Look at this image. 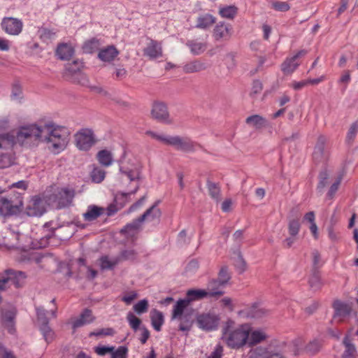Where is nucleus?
<instances>
[{
  "mask_svg": "<svg viewBox=\"0 0 358 358\" xmlns=\"http://www.w3.org/2000/svg\"><path fill=\"white\" fill-rule=\"evenodd\" d=\"M39 143L53 154H59L68 145V136L59 127L45 125L43 127Z\"/></svg>",
  "mask_w": 358,
  "mask_h": 358,
  "instance_id": "f257e3e1",
  "label": "nucleus"
},
{
  "mask_svg": "<svg viewBox=\"0 0 358 358\" xmlns=\"http://www.w3.org/2000/svg\"><path fill=\"white\" fill-rule=\"evenodd\" d=\"M249 333V325L242 324L234 328H227L224 338L228 346L234 349H240L247 345Z\"/></svg>",
  "mask_w": 358,
  "mask_h": 358,
  "instance_id": "f03ea898",
  "label": "nucleus"
},
{
  "mask_svg": "<svg viewBox=\"0 0 358 358\" xmlns=\"http://www.w3.org/2000/svg\"><path fill=\"white\" fill-rule=\"evenodd\" d=\"M43 127L35 124L20 127L16 133V141L20 145H24L27 139L35 138L38 142L41 136Z\"/></svg>",
  "mask_w": 358,
  "mask_h": 358,
  "instance_id": "7ed1b4c3",
  "label": "nucleus"
},
{
  "mask_svg": "<svg viewBox=\"0 0 358 358\" xmlns=\"http://www.w3.org/2000/svg\"><path fill=\"white\" fill-rule=\"evenodd\" d=\"M74 138L76 147L81 150H88L96 142L94 132L89 129L78 131Z\"/></svg>",
  "mask_w": 358,
  "mask_h": 358,
  "instance_id": "20e7f679",
  "label": "nucleus"
},
{
  "mask_svg": "<svg viewBox=\"0 0 358 358\" xmlns=\"http://www.w3.org/2000/svg\"><path fill=\"white\" fill-rule=\"evenodd\" d=\"M196 320L201 329L210 331L218 327L220 317L214 313H203L196 316Z\"/></svg>",
  "mask_w": 358,
  "mask_h": 358,
  "instance_id": "39448f33",
  "label": "nucleus"
},
{
  "mask_svg": "<svg viewBox=\"0 0 358 358\" xmlns=\"http://www.w3.org/2000/svg\"><path fill=\"white\" fill-rule=\"evenodd\" d=\"M1 26L5 32L11 36L18 35L22 30V22L15 17H4Z\"/></svg>",
  "mask_w": 358,
  "mask_h": 358,
  "instance_id": "423d86ee",
  "label": "nucleus"
},
{
  "mask_svg": "<svg viewBox=\"0 0 358 358\" xmlns=\"http://www.w3.org/2000/svg\"><path fill=\"white\" fill-rule=\"evenodd\" d=\"M223 294V292L217 290L215 292H208L205 289H189L187 292V300L189 303L193 301L202 299L206 297L217 298Z\"/></svg>",
  "mask_w": 358,
  "mask_h": 358,
  "instance_id": "0eeeda50",
  "label": "nucleus"
},
{
  "mask_svg": "<svg viewBox=\"0 0 358 358\" xmlns=\"http://www.w3.org/2000/svg\"><path fill=\"white\" fill-rule=\"evenodd\" d=\"M45 210V203L40 197L34 196L28 201L27 212L29 216L41 215Z\"/></svg>",
  "mask_w": 358,
  "mask_h": 358,
  "instance_id": "6e6552de",
  "label": "nucleus"
},
{
  "mask_svg": "<svg viewBox=\"0 0 358 358\" xmlns=\"http://www.w3.org/2000/svg\"><path fill=\"white\" fill-rule=\"evenodd\" d=\"M249 334L248 343L250 346H254L267 341L268 336L265 330L262 329H252L249 326Z\"/></svg>",
  "mask_w": 358,
  "mask_h": 358,
  "instance_id": "1a4fd4ad",
  "label": "nucleus"
},
{
  "mask_svg": "<svg viewBox=\"0 0 358 358\" xmlns=\"http://www.w3.org/2000/svg\"><path fill=\"white\" fill-rule=\"evenodd\" d=\"M250 358H283V357L280 353L269 350L267 348L259 347L252 352Z\"/></svg>",
  "mask_w": 358,
  "mask_h": 358,
  "instance_id": "9d476101",
  "label": "nucleus"
},
{
  "mask_svg": "<svg viewBox=\"0 0 358 358\" xmlns=\"http://www.w3.org/2000/svg\"><path fill=\"white\" fill-rule=\"evenodd\" d=\"M74 196V191L69 188H63L58 191L56 199L60 206L70 203Z\"/></svg>",
  "mask_w": 358,
  "mask_h": 358,
  "instance_id": "9b49d317",
  "label": "nucleus"
},
{
  "mask_svg": "<svg viewBox=\"0 0 358 358\" xmlns=\"http://www.w3.org/2000/svg\"><path fill=\"white\" fill-rule=\"evenodd\" d=\"M20 206H22L21 202L19 206H13L7 199L0 196V215H1L6 216L17 213Z\"/></svg>",
  "mask_w": 358,
  "mask_h": 358,
  "instance_id": "f8f14e48",
  "label": "nucleus"
},
{
  "mask_svg": "<svg viewBox=\"0 0 358 358\" xmlns=\"http://www.w3.org/2000/svg\"><path fill=\"white\" fill-rule=\"evenodd\" d=\"M118 55V51L113 46L101 50L98 55L99 58L104 62H112Z\"/></svg>",
  "mask_w": 358,
  "mask_h": 358,
  "instance_id": "ddd939ff",
  "label": "nucleus"
},
{
  "mask_svg": "<svg viewBox=\"0 0 358 358\" xmlns=\"http://www.w3.org/2000/svg\"><path fill=\"white\" fill-rule=\"evenodd\" d=\"M144 52L147 56L151 58H155L162 55L161 45L154 41H151L148 43Z\"/></svg>",
  "mask_w": 358,
  "mask_h": 358,
  "instance_id": "4468645a",
  "label": "nucleus"
},
{
  "mask_svg": "<svg viewBox=\"0 0 358 358\" xmlns=\"http://www.w3.org/2000/svg\"><path fill=\"white\" fill-rule=\"evenodd\" d=\"M74 53L73 48L67 43L60 44L57 49V55L61 59H69Z\"/></svg>",
  "mask_w": 358,
  "mask_h": 358,
  "instance_id": "2eb2a0df",
  "label": "nucleus"
},
{
  "mask_svg": "<svg viewBox=\"0 0 358 358\" xmlns=\"http://www.w3.org/2000/svg\"><path fill=\"white\" fill-rule=\"evenodd\" d=\"M152 115L157 120H166L169 117L166 106L162 103H157L153 106Z\"/></svg>",
  "mask_w": 358,
  "mask_h": 358,
  "instance_id": "dca6fc26",
  "label": "nucleus"
},
{
  "mask_svg": "<svg viewBox=\"0 0 358 358\" xmlns=\"http://www.w3.org/2000/svg\"><path fill=\"white\" fill-rule=\"evenodd\" d=\"M189 305V300L181 299L177 301L175 305L173 313V319L180 318L182 315L183 310L185 308H187Z\"/></svg>",
  "mask_w": 358,
  "mask_h": 358,
  "instance_id": "f3484780",
  "label": "nucleus"
},
{
  "mask_svg": "<svg viewBox=\"0 0 358 358\" xmlns=\"http://www.w3.org/2000/svg\"><path fill=\"white\" fill-rule=\"evenodd\" d=\"M15 312L10 310H6L2 313V321L3 325L10 331L13 329V320L15 318Z\"/></svg>",
  "mask_w": 358,
  "mask_h": 358,
  "instance_id": "a211bd4d",
  "label": "nucleus"
},
{
  "mask_svg": "<svg viewBox=\"0 0 358 358\" xmlns=\"http://www.w3.org/2000/svg\"><path fill=\"white\" fill-rule=\"evenodd\" d=\"M103 213V208L98 207L96 206H90L87 211L83 214V216L86 220L92 221L96 219L99 216L102 215Z\"/></svg>",
  "mask_w": 358,
  "mask_h": 358,
  "instance_id": "6ab92c4d",
  "label": "nucleus"
},
{
  "mask_svg": "<svg viewBox=\"0 0 358 358\" xmlns=\"http://www.w3.org/2000/svg\"><path fill=\"white\" fill-rule=\"evenodd\" d=\"M97 158L99 163L104 166H108L113 163L112 154L106 150L99 151L97 154Z\"/></svg>",
  "mask_w": 358,
  "mask_h": 358,
  "instance_id": "aec40b11",
  "label": "nucleus"
},
{
  "mask_svg": "<svg viewBox=\"0 0 358 358\" xmlns=\"http://www.w3.org/2000/svg\"><path fill=\"white\" fill-rule=\"evenodd\" d=\"M15 136L9 133L0 135V148H12L15 144Z\"/></svg>",
  "mask_w": 358,
  "mask_h": 358,
  "instance_id": "412c9836",
  "label": "nucleus"
},
{
  "mask_svg": "<svg viewBox=\"0 0 358 358\" xmlns=\"http://www.w3.org/2000/svg\"><path fill=\"white\" fill-rule=\"evenodd\" d=\"M90 176L93 182L100 183L106 177V171L100 167H94Z\"/></svg>",
  "mask_w": 358,
  "mask_h": 358,
  "instance_id": "4be33fe9",
  "label": "nucleus"
},
{
  "mask_svg": "<svg viewBox=\"0 0 358 358\" xmlns=\"http://www.w3.org/2000/svg\"><path fill=\"white\" fill-rule=\"evenodd\" d=\"M300 54L301 52H298L296 55L284 62L282 64V71L284 72L291 73L297 67L298 64L295 62V60L299 57Z\"/></svg>",
  "mask_w": 358,
  "mask_h": 358,
  "instance_id": "5701e85b",
  "label": "nucleus"
},
{
  "mask_svg": "<svg viewBox=\"0 0 358 358\" xmlns=\"http://www.w3.org/2000/svg\"><path fill=\"white\" fill-rule=\"evenodd\" d=\"M157 138L161 140L162 141L165 142L166 143L169 145H176L178 147H183L185 145V143L178 136H173V137H164L162 136H157L154 135Z\"/></svg>",
  "mask_w": 358,
  "mask_h": 358,
  "instance_id": "b1692460",
  "label": "nucleus"
},
{
  "mask_svg": "<svg viewBox=\"0 0 358 358\" xmlns=\"http://www.w3.org/2000/svg\"><path fill=\"white\" fill-rule=\"evenodd\" d=\"M336 312L338 315H348L351 313V307L345 303L336 301L334 303Z\"/></svg>",
  "mask_w": 358,
  "mask_h": 358,
  "instance_id": "393cba45",
  "label": "nucleus"
},
{
  "mask_svg": "<svg viewBox=\"0 0 358 358\" xmlns=\"http://www.w3.org/2000/svg\"><path fill=\"white\" fill-rule=\"evenodd\" d=\"M118 262L117 259H110L108 256H102L100 258V266L101 269H111Z\"/></svg>",
  "mask_w": 358,
  "mask_h": 358,
  "instance_id": "a878e982",
  "label": "nucleus"
},
{
  "mask_svg": "<svg viewBox=\"0 0 358 358\" xmlns=\"http://www.w3.org/2000/svg\"><path fill=\"white\" fill-rule=\"evenodd\" d=\"M178 319L180 320V330L182 331L190 330L193 324L194 320L192 319V317L189 315L185 314Z\"/></svg>",
  "mask_w": 358,
  "mask_h": 358,
  "instance_id": "bb28decb",
  "label": "nucleus"
},
{
  "mask_svg": "<svg viewBox=\"0 0 358 358\" xmlns=\"http://www.w3.org/2000/svg\"><path fill=\"white\" fill-rule=\"evenodd\" d=\"M164 322V317L162 313L155 310L152 315V324L157 331H159Z\"/></svg>",
  "mask_w": 358,
  "mask_h": 358,
  "instance_id": "cd10ccee",
  "label": "nucleus"
},
{
  "mask_svg": "<svg viewBox=\"0 0 358 358\" xmlns=\"http://www.w3.org/2000/svg\"><path fill=\"white\" fill-rule=\"evenodd\" d=\"M215 22V19L211 15H204L199 18L197 27L205 29L211 26Z\"/></svg>",
  "mask_w": 358,
  "mask_h": 358,
  "instance_id": "c85d7f7f",
  "label": "nucleus"
},
{
  "mask_svg": "<svg viewBox=\"0 0 358 358\" xmlns=\"http://www.w3.org/2000/svg\"><path fill=\"white\" fill-rule=\"evenodd\" d=\"M91 317V310L86 309L81 314L80 317L76 320L73 324V328L76 329L77 327L85 324L87 322V318Z\"/></svg>",
  "mask_w": 358,
  "mask_h": 358,
  "instance_id": "c756f323",
  "label": "nucleus"
},
{
  "mask_svg": "<svg viewBox=\"0 0 358 358\" xmlns=\"http://www.w3.org/2000/svg\"><path fill=\"white\" fill-rule=\"evenodd\" d=\"M148 302L146 299L139 301L134 306V310L137 314H141L148 309Z\"/></svg>",
  "mask_w": 358,
  "mask_h": 358,
  "instance_id": "7c9ffc66",
  "label": "nucleus"
},
{
  "mask_svg": "<svg viewBox=\"0 0 358 358\" xmlns=\"http://www.w3.org/2000/svg\"><path fill=\"white\" fill-rule=\"evenodd\" d=\"M127 354V348L124 346H121L111 352V358H126Z\"/></svg>",
  "mask_w": 358,
  "mask_h": 358,
  "instance_id": "2f4dec72",
  "label": "nucleus"
},
{
  "mask_svg": "<svg viewBox=\"0 0 358 358\" xmlns=\"http://www.w3.org/2000/svg\"><path fill=\"white\" fill-rule=\"evenodd\" d=\"M235 13L236 8L233 6H229L220 10V13L222 16L227 18H232L235 15Z\"/></svg>",
  "mask_w": 358,
  "mask_h": 358,
  "instance_id": "473e14b6",
  "label": "nucleus"
},
{
  "mask_svg": "<svg viewBox=\"0 0 358 358\" xmlns=\"http://www.w3.org/2000/svg\"><path fill=\"white\" fill-rule=\"evenodd\" d=\"M127 318L131 327L134 330H136L141 324V320L132 313H129L127 316Z\"/></svg>",
  "mask_w": 358,
  "mask_h": 358,
  "instance_id": "72a5a7b5",
  "label": "nucleus"
},
{
  "mask_svg": "<svg viewBox=\"0 0 358 358\" xmlns=\"http://www.w3.org/2000/svg\"><path fill=\"white\" fill-rule=\"evenodd\" d=\"M246 122L248 123L252 122L256 127H260L264 122V119L262 117H261L258 115H255L248 117L246 120Z\"/></svg>",
  "mask_w": 358,
  "mask_h": 358,
  "instance_id": "f704fd0d",
  "label": "nucleus"
},
{
  "mask_svg": "<svg viewBox=\"0 0 358 358\" xmlns=\"http://www.w3.org/2000/svg\"><path fill=\"white\" fill-rule=\"evenodd\" d=\"M299 223L296 220H292L289 223V230L292 236H296L299 230Z\"/></svg>",
  "mask_w": 358,
  "mask_h": 358,
  "instance_id": "c9c22d12",
  "label": "nucleus"
},
{
  "mask_svg": "<svg viewBox=\"0 0 358 358\" xmlns=\"http://www.w3.org/2000/svg\"><path fill=\"white\" fill-rule=\"evenodd\" d=\"M82 66L77 61L73 62L72 64H70L66 67L67 71L70 74H75L80 71Z\"/></svg>",
  "mask_w": 358,
  "mask_h": 358,
  "instance_id": "e433bc0d",
  "label": "nucleus"
},
{
  "mask_svg": "<svg viewBox=\"0 0 358 358\" xmlns=\"http://www.w3.org/2000/svg\"><path fill=\"white\" fill-rule=\"evenodd\" d=\"M9 274L10 271H7L2 276L0 277V291L4 289L6 283L14 278L13 277L10 276Z\"/></svg>",
  "mask_w": 358,
  "mask_h": 358,
  "instance_id": "4c0bfd02",
  "label": "nucleus"
},
{
  "mask_svg": "<svg viewBox=\"0 0 358 358\" xmlns=\"http://www.w3.org/2000/svg\"><path fill=\"white\" fill-rule=\"evenodd\" d=\"M114 347L98 346L95 348V352L99 355H104L107 353H110L113 351Z\"/></svg>",
  "mask_w": 358,
  "mask_h": 358,
  "instance_id": "58836bf2",
  "label": "nucleus"
},
{
  "mask_svg": "<svg viewBox=\"0 0 358 358\" xmlns=\"http://www.w3.org/2000/svg\"><path fill=\"white\" fill-rule=\"evenodd\" d=\"M227 32L228 29L225 27L223 24L217 26L215 30V36L219 38L224 36V34H227Z\"/></svg>",
  "mask_w": 358,
  "mask_h": 358,
  "instance_id": "ea45409f",
  "label": "nucleus"
},
{
  "mask_svg": "<svg viewBox=\"0 0 358 358\" xmlns=\"http://www.w3.org/2000/svg\"><path fill=\"white\" fill-rule=\"evenodd\" d=\"M13 164L12 158L8 156H1L0 166L1 168H6Z\"/></svg>",
  "mask_w": 358,
  "mask_h": 358,
  "instance_id": "a19ab883",
  "label": "nucleus"
},
{
  "mask_svg": "<svg viewBox=\"0 0 358 358\" xmlns=\"http://www.w3.org/2000/svg\"><path fill=\"white\" fill-rule=\"evenodd\" d=\"M320 180L319 182V185L321 187H324L327 184L329 178V174L327 172H322L320 174Z\"/></svg>",
  "mask_w": 358,
  "mask_h": 358,
  "instance_id": "79ce46f5",
  "label": "nucleus"
},
{
  "mask_svg": "<svg viewBox=\"0 0 358 358\" xmlns=\"http://www.w3.org/2000/svg\"><path fill=\"white\" fill-rule=\"evenodd\" d=\"M274 8L281 12L287 11L289 9V6L285 2H275L273 3Z\"/></svg>",
  "mask_w": 358,
  "mask_h": 358,
  "instance_id": "37998d69",
  "label": "nucleus"
},
{
  "mask_svg": "<svg viewBox=\"0 0 358 358\" xmlns=\"http://www.w3.org/2000/svg\"><path fill=\"white\" fill-rule=\"evenodd\" d=\"M339 183H340V180H338L336 182L332 184V185L331 186V187H330V189L329 190V193H328L331 198L333 197V196L334 195L335 192L337 191L338 185H339Z\"/></svg>",
  "mask_w": 358,
  "mask_h": 358,
  "instance_id": "c03bdc74",
  "label": "nucleus"
},
{
  "mask_svg": "<svg viewBox=\"0 0 358 358\" xmlns=\"http://www.w3.org/2000/svg\"><path fill=\"white\" fill-rule=\"evenodd\" d=\"M11 238H13L14 240H16L17 239V235L15 234H12L10 236L6 238L5 239V245L8 248H13L15 246V243L10 241V239Z\"/></svg>",
  "mask_w": 358,
  "mask_h": 358,
  "instance_id": "a18cd8bd",
  "label": "nucleus"
},
{
  "mask_svg": "<svg viewBox=\"0 0 358 358\" xmlns=\"http://www.w3.org/2000/svg\"><path fill=\"white\" fill-rule=\"evenodd\" d=\"M220 275L222 276V279L219 281V284L220 285H224L225 283H227L229 279L228 275H227V273L225 270L224 269H222L220 272Z\"/></svg>",
  "mask_w": 358,
  "mask_h": 358,
  "instance_id": "49530a36",
  "label": "nucleus"
},
{
  "mask_svg": "<svg viewBox=\"0 0 358 358\" xmlns=\"http://www.w3.org/2000/svg\"><path fill=\"white\" fill-rule=\"evenodd\" d=\"M137 297V294L136 292H131L128 295L124 296L123 300L127 303H130L133 300H134Z\"/></svg>",
  "mask_w": 358,
  "mask_h": 358,
  "instance_id": "de8ad7c7",
  "label": "nucleus"
},
{
  "mask_svg": "<svg viewBox=\"0 0 358 358\" xmlns=\"http://www.w3.org/2000/svg\"><path fill=\"white\" fill-rule=\"evenodd\" d=\"M222 303L224 305V306L228 308L229 310H233V305L231 299L224 298L222 300Z\"/></svg>",
  "mask_w": 358,
  "mask_h": 358,
  "instance_id": "09e8293b",
  "label": "nucleus"
},
{
  "mask_svg": "<svg viewBox=\"0 0 358 358\" xmlns=\"http://www.w3.org/2000/svg\"><path fill=\"white\" fill-rule=\"evenodd\" d=\"M305 220H308L310 224L315 223V214L313 212H308L305 215Z\"/></svg>",
  "mask_w": 358,
  "mask_h": 358,
  "instance_id": "8fccbe9b",
  "label": "nucleus"
},
{
  "mask_svg": "<svg viewBox=\"0 0 358 358\" xmlns=\"http://www.w3.org/2000/svg\"><path fill=\"white\" fill-rule=\"evenodd\" d=\"M222 349L221 348H217L208 358H221Z\"/></svg>",
  "mask_w": 358,
  "mask_h": 358,
  "instance_id": "3c124183",
  "label": "nucleus"
},
{
  "mask_svg": "<svg viewBox=\"0 0 358 358\" xmlns=\"http://www.w3.org/2000/svg\"><path fill=\"white\" fill-rule=\"evenodd\" d=\"M112 334H113V330L111 329H107L106 330H101L96 333H92L91 335L101 336V335H110Z\"/></svg>",
  "mask_w": 358,
  "mask_h": 358,
  "instance_id": "603ef678",
  "label": "nucleus"
},
{
  "mask_svg": "<svg viewBox=\"0 0 358 358\" xmlns=\"http://www.w3.org/2000/svg\"><path fill=\"white\" fill-rule=\"evenodd\" d=\"M12 187H17V188H20V189H22L23 190H25L26 188H27V185L25 184V182L24 181H19L16 183H13L12 185H11Z\"/></svg>",
  "mask_w": 358,
  "mask_h": 358,
  "instance_id": "864d4df0",
  "label": "nucleus"
},
{
  "mask_svg": "<svg viewBox=\"0 0 358 358\" xmlns=\"http://www.w3.org/2000/svg\"><path fill=\"white\" fill-rule=\"evenodd\" d=\"M107 210H108V212H107L108 215H111L117 211V208L116 205L111 204L108 206Z\"/></svg>",
  "mask_w": 358,
  "mask_h": 358,
  "instance_id": "5fc2aeb1",
  "label": "nucleus"
},
{
  "mask_svg": "<svg viewBox=\"0 0 358 358\" xmlns=\"http://www.w3.org/2000/svg\"><path fill=\"white\" fill-rule=\"evenodd\" d=\"M141 329L143 331V338H141V341L143 343H145L150 334L148 330L146 328L143 327Z\"/></svg>",
  "mask_w": 358,
  "mask_h": 358,
  "instance_id": "6e6d98bb",
  "label": "nucleus"
},
{
  "mask_svg": "<svg viewBox=\"0 0 358 358\" xmlns=\"http://www.w3.org/2000/svg\"><path fill=\"white\" fill-rule=\"evenodd\" d=\"M231 206V200H225L222 203V210L224 211H228Z\"/></svg>",
  "mask_w": 358,
  "mask_h": 358,
  "instance_id": "4d7b16f0",
  "label": "nucleus"
},
{
  "mask_svg": "<svg viewBox=\"0 0 358 358\" xmlns=\"http://www.w3.org/2000/svg\"><path fill=\"white\" fill-rule=\"evenodd\" d=\"M137 186L136 185H134L131 188L127 190V192H124L122 193V194L123 196H127V195H130L131 194H134L135 193L136 191H137Z\"/></svg>",
  "mask_w": 358,
  "mask_h": 358,
  "instance_id": "13d9d810",
  "label": "nucleus"
},
{
  "mask_svg": "<svg viewBox=\"0 0 358 358\" xmlns=\"http://www.w3.org/2000/svg\"><path fill=\"white\" fill-rule=\"evenodd\" d=\"M37 313L38 319L41 320L42 323L46 324L48 323V320L45 317V313L41 310H38Z\"/></svg>",
  "mask_w": 358,
  "mask_h": 358,
  "instance_id": "bf43d9fd",
  "label": "nucleus"
},
{
  "mask_svg": "<svg viewBox=\"0 0 358 358\" xmlns=\"http://www.w3.org/2000/svg\"><path fill=\"white\" fill-rule=\"evenodd\" d=\"M0 50L6 51L8 50V45L5 40L0 38Z\"/></svg>",
  "mask_w": 358,
  "mask_h": 358,
  "instance_id": "052dcab7",
  "label": "nucleus"
},
{
  "mask_svg": "<svg viewBox=\"0 0 358 358\" xmlns=\"http://www.w3.org/2000/svg\"><path fill=\"white\" fill-rule=\"evenodd\" d=\"M310 230L315 238L317 237V227L315 223H313L310 225Z\"/></svg>",
  "mask_w": 358,
  "mask_h": 358,
  "instance_id": "680f3d73",
  "label": "nucleus"
},
{
  "mask_svg": "<svg viewBox=\"0 0 358 358\" xmlns=\"http://www.w3.org/2000/svg\"><path fill=\"white\" fill-rule=\"evenodd\" d=\"M153 208H154V206H152L150 208H149V209H148V210H147V211H146V212H145V213L141 216V219H140V222H143V221H144V220H145V219L146 218V217H147L148 215H149L151 213V212H152V210Z\"/></svg>",
  "mask_w": 358,
  "mask_h": 358,
  "instance_id": "e2e57ef3",
  "label": "nucleus"
},
{
  "mask_svg": "<svg viewBox=\"0 0 358 358\" xmlns=\"http://www.w3.org/2000/svg\"><path fill=\"white\" fill-rule=\"evenodd\" d=\"M344 343L349 350H350V351L355 350V346L348 339H345Z\"/></svg>",
  "mask_w": 358,
  "mask_h": 358,
  "instance_id": "0e129e2a",
  "label": "nucleus"
},
{
  "mask_svg": "<svg viewBox=\"0 0 358 358\" xmlns=\"http://www.w3.org/2000/svg\"><path fill=\"white\" fill-rule=\"evenodd\" d=\"M256 194L259 197L263 198L265 195V190L262 188L257 189L256 190Z\"/></svg>",
  "mask_w": 358,
  "mask_h": 358,
  "instance_id": "69168bd1",
  "label": "nucleus"
},
{
  "mask_svg": "<svg viewBox=\"0 0 358 358\" xmlns=\"http://www.w3.org/2000/svg\"><path fill=\"white\" fill-rule=\"evenodd\" d=\"M243 236V231L242 230H237L234 232V236L237 239L242 238Z\"/></svg>",
  "mask_w": 358,
  "mask_h": 358,
  "instance_id": "338daca9",
  "label": "nucleus"
},
{
  "mask_svg": "<svg viewBox=\"0 0 358 358\" xmlns=\"http://www.w3.org/2000/svg\"><path fill=\"white\" fill-rule=\"evenodd\" d=\"M264 31L265 37L267 38L268 37L270 31H271L270 27L267 25H264Z\"/></svg>",
  "mask_w": 358,
  "mask_h": 358,
  "instance_id": "774afa93",
  "label": "nucleus"
}]
</instances>
